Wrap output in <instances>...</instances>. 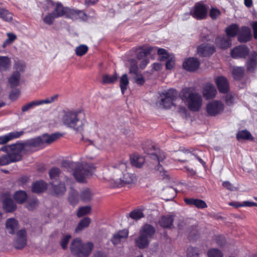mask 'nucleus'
<instances>
[{
	"label": "nucleus",
	"mask_w": 257,
	"mask_h": 257,
	"mask_svg": "<svg viewBox=\"0 0 257 257\" xmlns=\"http://www.w3.org/2000/svg\"><path fill=\"white\" fill-rule=\"evenodd\" d=\"M126 168V164L123 162L109 166L108 171L104 173V179L110 187L113 188L121 187L135 183L137 179L134 174L123 173Z\"/></svg>",
	"instance_id": "1"
},
{
	"label": "nucleus",
	"mask_w": 257,
	"mask_h": 257,
	"mask_svg": "<svg viewBox=\"0 0 257 257\" xmlns=\"http://www.w3.org/2000/svg\"><path fill=\"white\" fill-rule=\"evenodd\" d=\"M68 171H72L74 177L79 182H84L86 176H88L95 169L93 165L88 164H80L76 162H66Z\"/></svg>",
	"instance_id": "2"
},
{
	"label": "nucleus",
	"mask_w": 257,
	"mask_h": 257,
	"mask_svg": "<svg viewBox=\"0 0 257 257\" xmlns=\"http://www.w3.org/2000/svg\"><path fill=\"white\" fill-rule=\"evenodd\" d=\"M181 97L190 110L197 111L202 105V98L198 93L193 92L191 88H185L181 91Z\"/></svg>",
	"instance_id": "3"
},
{
	"label": "nucleus",
	"mask_w": 257,
	"mask_h": 257,
	"mask_svg": "<svg viewBox=\"0 0 257 257\" xmlns=\"http://www.w3.org/2000/svg\"><path fill=\"white\" fill-rule=\"evenodd\" d=\"M61 120L65 125L77 132H81L83 129V122L79 118L78 112L76 111H64Z\"/></svg>",
	"instance_id": "4"
},
{
	"label": "nucleus",
	"mask_w": 257,
	"mask_h": 257,
	"mask_svg": "<svg viewBox=\"0 0 257 257\" xmlns=\"http://www.w3.org/2000/svg\"><path fill=\"white\" fill-rule=\"evenodd\" d=\"M61 136V135L59 133H55L51 135L44 134L41 136L28 140L23 144L25 148L27 147L42 148L46 145L52 143Z\"/></svg>",
	"instance_id": "5"
},
{
	"label": "nucleus",
	"mask_w": 257,
	"mask_h": 257,
	"mask_svg": "<svg viewBox=\"0 0 257 257\" xmlns=\"http://www.w3.org/2000/svg\"><path fill=\"white\" fill-rule=\"evenodd\" d=\"M25 148L23 144H16L5 147H2L1 151L7 153L9 160L11 163L19 161L21 160L22 151Z\"/></svg>",
	"instance_id": "6"
},
{
	"label": "nucleus",
	"mask_w": 257,
	"mask_h": 257,
	"mask_svg": "<svg viewBox=\"0 0 257 257\" xmlns=\"http://www.w3.org/2000/svg\"><path fill=\"white\" fill-rule=\"evenodd\" d=\"M154 233L155 229L152 226L145 224L141 230L140 237L136 240L137 245L140 248H144L148 246L149 239L152 237Z\"/></svg>",
	"instance_id": "7"
},
{
	"label": "nucleus",
	"mask_w": 257,
	"mask_h": 257,
	"mask_svg": "<svg viewBox=\"0 0 257 257\" xmlns=\"http://www.w3.org/2000/svg\"><path fill=\"white\" fill-rule=\"evenodd\" d=\"M176 96V91L173 89H170L160 94V100L156 102V104L161 108H170L173 105V101L175 100Z\"/></svg>",
	"instance_id": "8"
},
{
	"label": "nucleus",
	"mask_w": 257,
	"mask_h": 257,
	"mask_svg": "<svg viewBox=\"0 0 257 257\" xmlns=\"http://www.w3.org/2000/svg\"><path fill=\"white\" fill-rule=\"evenodd\" d=\"M223 103L219 100H212L209 102L206 106V110L208 115L215 116L222 113L224 110Z\"/></svg>",
	"instance_id": "9"
},
{
	"label": "nucleus",
	"mask_w": 257,
	"mask_h": 257,
	"mask_svg": "<svg viewBox=\"0 0 257 257\" xmlns=\"http://www.w3.org/2000/svg\"><path fill=\"white\" fill-rule=\"evenodd\" d=\"M47 10L54 8L52 12L57 18L65 16L66 17L68 7H64L61 3L58 2L56 4L51 0H47Z\"/></svg>",
	"instance_id": "10"
},
{
	"label": "nucleus",
	"mask_w": 257,
	"mask_h": 257,
	"mask_svg": "<svg viewBox=\"0 0 257 257\" xmlns=\"http://www.w3.org/2000/svg\"><path fill=\"white\" fill-rule=\"evenodd\" d=\"M207 8L200 3H196L190 10V14L197 20H202L205 18L207 15Z\"/></svg>",
	"instance_id": "11"
},
{
	"label": "nucleus",
	"mask_w": 257,
	"mask_h": 257,
	"mask_svg": "<svg viewBox=\"0 0 257 257\" xmlns=\"http://www.w3.org/2000/svg\"><path fill=\"white\" fill-rule=\"evenodd\" d=\"M128 62L130 65V73L134 74V79L138 84L142 85L144 83L145 80L142 75L138 73V67L136 60L134 59H130L128 60Z\"/></svg>",
	"instance_id": "12"
},
{
	"label": "nucleus",
	"mask_w": 257,
	"mask_h": 257,
	"mask_svg": "<svg viewBox=\"0 0 257 257\" xmlns=\"http://www.w3.org/2000/svg\"><path fill=\"white\" fill-rule=\"evenodd\" d=\"M66 17L72 20H79L86 21L87 20V16L83 11L69 8Z\"/></svg>",
	"instance_id": "13"
},
{
	"label": "nucleus",
	"mask_w": 257,
	"mask_h": 257,
	"mask_svg": "<svg viewBox=\"0 0 257 257\" xmlns=\"http://www.w3.org/2000/svg\"><path fill=\"white\" fill-rule=\"evenodd\" d=\"M202 93L205 99H211L215 97L217 90L213 84L207 82L203 85Z\"/></svg>",
	"instance_id": "14"
},
{
	"label": "nucleus",
	"mask_w": 257,
	"mask_h": 257,
	"mask_svg": "<svg viewBox=\"0 0 257 257\" xmlns=\"http://www.w3.org/2000/svg\"><path fill=\"white\" fill-rule=\"evenodd\" d=\"M27 243V234L25 229L20 230L17 233L14 245L18 249L24 248Z\"/></svg>",
	"instance_id": "15"
},
{
	"label": "nucleus",
	"mask_w": 257,
	"mask_h": 257,
	"mask_svg": "<svg viewBox=\"0 0 257 257\" xmlns=\"http://www.w3.org/2000/svg\"><path fill=\"white\" fill-rule=\"evenodd\" d=\"M150 158L156 161L157 163H158V164H159L160 162H162L165 159L166 156L163 152L160 151L159 149H158L156 150L155 153L150 154ZM156 169L160 172V175L162 176L164 175V173L163 172V169L160 164L157 165Z\"/></svg>",
	"instance_id": "16"
},
{
	"label": "nucleus",
	"mask_w": 257,
	"mask_h": 257,
	"mask_svg": "<svg viewBox=\"0 0 257 257\" xmlns=\"http://www.w3.org/2000/svg\"><path fill=\"white\" fill-rule=\"evenodd\" d=\"M215 82L220 93H227L229 85L227 79L223 76H218L215 79Z\"/></svg>",
	"instance_id": "17"
},
{
	"label": "nucleus",
	"mask_w": 257,
	"mask_h": 257,
	"mask_svg": "<svg viewBox=\"0 0 257 257\" xmlns=\"http://www.w3.org/2000/svg\"><path fill=\"white\" fill-rule=\"evenodd\" d=\"M128 234V232L127 230H120L113 235L111 241L114 245L121 244L126 239Z\"/></svg>",
	"instance_id": "18"
},
{
	"label": "nucleus",
	"mask_w": 257,
	"mask_h": 257,
	"mask_svg": "<svg viewBox=\"0 0 257 257\" xmlns=\"http://www.w3.org/2000/svg\"><path fill=\"white\" fill-rule=\"evenodd\" d=\"M200 65V62L197 58H189L186 59L183 64L185 69L188 71H194L197 70Z\"/></svg>",
	"instance_id": "19"
},
{
	"label": "nucleus",
	"mask_w": 257,
	"mask_h": 257,
	"mask_svg": "<svg viewBox=\"0 0 257 257\" xmlns=\"http://www.w3.org/2000/svg\"><path fill=\"white\" fill-rule=\"evenodd\" d=\"M24 134L23 131H14L0 136V145L6 144L14 139H18Z\"/></svg>",
	"instance_id": "20"
},
{
	"label": "nucleus",
	"mask_w": 257,
	"mask_h": 257,
	"mask_svg": "<svg viewBox=\"0 0 257 257\" xmlns=\"http://www.w3.org/2000/svg\"><path fill=\"white\" fill-rule=\"evenodd\" d=\"M215 51L213 45L209 44H203L197 48L198 54L201 56H208L212 55Z\"/></svg>",
	"instance_id": "21"
},
{
	"label": "nucleus",
	"mask_w": 257,
	"mask_h": 257,
	"mask_svg": "<svg viewBox=\"0 0 257 257\" xmlns=\"http://www.w3.org/2000/svg\"><path fill=\"white\" fill-rule=\"evenodd\" d=\"M215 44L219 48L225 49L231 45V41L228 36L225 35L219 36L215 39Z\"/></svg>",
	"instance_id": "22"
},
{
	"label": "nucleus",
	"mask_w": 257,
	"mask_h": 257,
	"mask_svg": "<svg viewBox=\"0 0 257 257\" xmlns=\"http://www.w3.org/2000/svg\"><path fill=\"white\" fill-rule=\"evenodd\" d=\"M248 50L245 46H240L234 48L231 51V55L234 58L245 57L248 53Z\"/></svg>",
	"instance_id": "23"
},
{
	"label": "nucleus",
	"mask_w": 257,
	"mask_h": 257,
	"mask_svg": "<svg viewBox=\"0 0 257 257\" xmlns=\"http://www.w3.org/2000/svg\"><path fill=\"white\" fill-rule=\"evenodd\" d=\"M49 176L51 179H56L57 177H59L60 181H64L65 180L67 185L70 184L72 182L70 179L65 176H63L61 173L59 169L57 168H52L49 171Z\"/></svg>",
	"instance_id": "24"
},
{
	"label": "nucleus",
	"mask_w": 257,
	"mask_h": 257,
	"mask_svg": "<svg viewBox=\"0 0 257 257\" xmlns=\"http://www.w3.org/2000/svg\"><path fill=\"white\" fill-rule=\"evenodd\" d=\"M4 209L8 212H11L16 210L17 206L11 198L9 195H6L4 196L3 201Z\"/></svg>",
	"instance_id": "25"
},
{
	"label": "nucleus",
	"mask_w": 257,
	"mask_h": 257,
	"mask_svg": "<svg viewBox=\"0 0 257 257\" xmlns=\"http://www.w3.org/2000/svg\"><path fill=\"white\" fill-rule=\"evenodd\" d=\"M19 228V223L14 218H10L6 220V228L7 232L10 234H14Z\"/></svg>",
	"instance_id": "26"
},
{
	"label": "nucleus",
	"mask_w": 257,
	"mask_h": 257,
	"mask_svg": "<svg viewBox=\"0 0 257 257\" xmlns=\"http://www.w3.org/2000/svg\"><path fill=\"white\" fill-rule=\"evenodd\" d=\"M184 201L186 204L193 205L198 209H203L207 207L204 201L199 199L185 198Z\"/></svg>",
	"instance_id": "27"
},
{
	"label": "nucleus",
	"mask_w": 257,
	"mask_h": 257,
	"mask_svg": "<svg viewBox=\"0 0 257 257\" xmlns=\"http://www.w3.org/2000/svg\"><path fill=\"white\" fill-rule=\"evenodd\" d=\"M82 241L79 238H76L73 240L70 244V249L72 254L79 255L81 250Z\"/></svg>",
	"instance_id": "28"
},
{
	"label": "nucleus",
	"mask_w": 257,
	"mask_h": 257,
	"mask_svg": "<svg viewBox=\"0 0 257 257\" xmlns=\"http://www.w3.org/2000/svg\"><path fill=\"white\" fill-rule=\"evenodd\" d=\"M251 39L250 29L247 27H242L239 34L238 40L240 42H246Z\"/></svg>",
	"instance_id": "29"
},
{
	"label": "nucleus",
	"mask_w": 257,
	"mask_h": 257,
	"mask_svg": "<svg viewBox=\"0 0 257 257\" xmlns=\"http://www.w3.org/2000/svg\"><path fill=\"white\" fill-rule=\"evenodd\" d=\"M247 69L248 71L253 72L257 65V53L253 52L250 56L247 63Z\"/></svg>",
	"instance_id": "30"
},
{
	"label": "nucleus",
	"mask_w": 257,
	"mask_h": 257,
	"mask_svg": "<svg viewBox=\"0 0 257 257\" xmlns=\"http://www.w3.org/2000/svg\"><path fill=\"white\" fill-rule=\"evenodd\" d=\"M154 50V48L152 47H148L147 48H139L137 51V57L138 59H143L146 58L147 56L149 55Z\"/></svg>",
	"instance_id": "31"
},
{
	"label": "nucleus",
	"mask_w": 257,
	"mask_h": 257,
	"mask_svg": "<svg viewBox=\"0 0 257 257\" xmlns=\"http://www.w3.org/2000/svg\"><path fill=\"white\" fill-rule=\"evenodd\" d=\"M93 247V244L90 242L86 243H82L81 250H80V254L87 257L91 253Z\"/></svg>",
	"instance_id": "32"
},
{
	"label": "nucleus",
	"mask_w": 257,
	"mask_h": 257,
	"mask_svg": "<svg viewBox=\"0 0 257 257\" xmlns=\"http://www.w3.org/2000/svg\"><path fill=\"white\" fill-rule=\"evenodd\" d=\"M174 218L172 215L163 216L159 220V224L164 228L171 227L173 225Z\"/></svg>",
	"instance_id": "33"
},
{
	"label": "nucleus",
	"mask_w": 257,
	"mask_h": 257,
	"mask_svg": "<svg viewBox=\"0 0 257 257\" xmlns=\"http://www.w3.org/2000/svg\"><path fill=\"white\" fill-rule=\"evenodd\" d=\"M62 181H60V183L57 182L52 183L53 190L55 193L57 195H61L66 191V187L64 184H62Z\"/></svg>",
	"instance_id": "34"
},
{
	"label": "nucleus",
	"mask_w": 257,
	"mask_h": 257,
	"mask_svg": "<svg viewBox=\"0 0 257 257\" xmlns=\"http://www.w3.org/2000/svg\"><path fill=\"white\" fill-rule=\"evenodd\" d=\"M145 161V158L142 156L134 155L131 157V164L138 168L141 167L144 164Z\"/></svg>",
	"instance_id": "35"
},
{
	"label": "nucleus",
	"mask_w": 257,
	"mask_h": 257,
	"mask_svg": "<svg viewBox=\"0 0 257 257\" xmlns=\"http://www.w3.org/2000/svg\"><path fill=\"white\" fill-rule=\"evenodd\" d=\"M13 197L17 203L22 204L27 199V195L24 191H18L15 193Z\"/></svg>",
	"instance_id": "36"
},
{
	"label": "nucleus",
	"mask_w": 257,
	"mask_h": 257,
	"mask_svg": "<svg viewBox=\"0 0 257 257\" xmlns=\"http://www.w3.org/2000/svg\"><path fill=\"white\" fill-rule=\"evenodd\" d=\"M238 31V26L236 24H231L227 27L225 29L226 33V36H228V38L235 37Z\"/></svg>",
	"instance_id": "37"
},
{
	"label": "nucleus",
	"mask_w": 257,
	"mask_h": 257,
	"mask_svg": "<svg viewBox=\"0 0 257 257\" xmlns=\"http://www.w3.org/2000/svg\"><path fill=\"white\" fill-rule=\"evenodd\" d=\"M12 18V14L8 10L0 6V19L6 22H10Z\"/></svg>",
	"instance_id": "38"
},
{
	"label": "nucleus",
	"mask_w": 257,
	"mask_h": 257,
	"mask_svg": "<svg viewBox=\"0 0 257 257\" xmlns=\"http://www.w3.org/2000/svg\"><path fill=\"white\" fill-rule=\"evenodd\" d=\"M46 189V183L42 181L35 182L33 186L32 191L35 193H40Z\"/></svg>",
	"instance_id": "39"
},
{
	"label": "nucleus",
	"mask_w": 257,
	"mask_h": 257,
	"mask_svg": "<svg viewBox=\"0 0 257 257\" xmlns=\"http://www.w3.org/2000/svg\"><path fill=\"white\" fill-rule=\"evenodd\" d=\"M117 78L118 76L116 73L111 75L105 74L102 76V83L104 84L113 83L117 79Z\"/></svg>",
	"instance_id": "40"
},
{
	"label": "nucleus",
	"mask_w": 257,
	"mask_h": 257,
	"mask_svg": "<svg viewBox=\"0 0 257 257\" xmlns=\"http://www.w3.org/2000/svg\"><path fill=\"white\" fill-rule=\"evenodd\" d=\"M91 219L89 217H85L82 219L78 223L75 229V232H79L85 228L87 227L90 223Z\"/></svg>",
	"instance_id": "41"
},
{
	"label": "nucleus",
	"mask_w": 257,
	"mask_h": 257,
	"mask_svg": "<svg viewBox=\"0 0 257 257\" xmlns=\"http://www.w3.org/2000/svg\"><path fill=\"white\" fill-rule=\"evenodd\" d=\"M11 66V60L8 57H0V70H6Z\"/></svg>",
	"instance_id": "42"
},
{
	"label": "nucleus",
	"mask_w": 257,
	"mask_h": 257,
	"mask_svg": "<svg viewBox=\"0 0 257 257\" xmlns=\"http://www.w3.org/2000/svg\"><path fill=\"white\" fill-rule=\"evenodd\" d=\"M20 78V74L19 72L16 71L13 73L9 79L11 87H15L19 85Z\"/></svg>",
	"instance_id": "43"
},
{
	"label": "nucleus",
	"mask_w": 257,
	"mask_h": 257,
	"mask_svg": "<svg viewBox=\"0 0 257 257\" xmlns=\"http://www.w3.org/2000/svg\"><path fill=\"white\" fill-rule=\"evenodd\" d=\"M155 51H157L159 56V59L161 61L167 60L171 56L169 55L167 51L163 48H158L157 47L154 48Z\"/></svg>",
	"instance_id": "44"
},
{
	"label": "nucleus",
	"mask_w": 257,
	"mask_h": 257,
	"mask_svg": "<svg viewBox=\"0 0 257 257\" xmlns=\"http://www.w3.org/2000/svg\"><path fill=\"white\" fill-rule=\"evenodd\" d=\"M128 83L129 80L127 75L126 74L122 75L120 79V87L122 94H124L127 89Z\"/></svg>",
	"instance_id": "45"
},
{
	"label": "nucleus",
	"mask_w": 257,
	"mask_h": 257,
	"mask_svg": "<svg viewBox=\"0 0 257 257\" xmlns=\"http://www.w3.org/2000/svg\"><path fill=\"white\" fill-rule=\"evenodd\" d=\"M92 197V193L89 189H85L83 190L80 194L81 199L85 202L89 201Z\"/></svg>",
	"instance_id": "46"
},
{
	"label": "nucleus",
	"mask_w": 257,
	"mask_h": 257,
	"mask_svg": "<svg viewBox=\"0 0 257 257\" xmlns=\"http://www.w3.org/2000/svg\"><path fill=\"white\" fill-rule=\"evenodd\" d=\"M237 139L239 140H251L252 139L251 134L246 130H243L239 132L236 135Z\"/></svg>",
	"instance_id": "47"
},
{
	"label": "nucleus",
	"mask_w": 257,
	"mask_h": 257,
	"mask_svg": "<svg viewBox=\"0 0 257 257\" xmlns=\"http://www.w3.org/2000/svg\"><path fill=\"white\" fill-rule=\"evenodd\" d=\"M208 257H223V252L217 248L209 249L207 253Z\"/></svg>",
	"instance_id": "48"
},
{
	"label": "nucleus",
	"mask_w": 257,
	"mask_h": 257,
	"mask_svg": "<svg viewBox=\"0 0 257 257\" xmlns=\"http://www.w3.org/2000/svg\"><path fill=\"white\" fill-rule=\"evenodd\" d=\"M59 95L55 94L50 97L47 98L43 100H37L38 106L43 104H49L56 101L58 98Z\"/></svg>",
	"instance_id": "49"
},
{
	"label": "nucleus",
	"mask_w": 257,
	"mask_h": 257,
	"mask_svg": "<svg viewBox=\"0 0 257 257\" xmlns=\"http://www.w3.org/2000/svg\"><path fill=\"white\" fill-rule=\"evenodd\" d=\"M244 69L241 67H234L232 70V75L235 79H239L243 75Z\"/></svg>",
	"instance_id": "50"
},
{
	"label": "nucleus",
	"mask_w": 257,
	"mask_h": 257,
	"mask_svg": "<svg viewBox=\"0 0 257 257\" xmlns=\"http://www.w3.org/2000/svg\"><path fill=\"white\" fill-rule=\"evenodd\" d=\"M88 48L85 45H80L75 48V53L77 56H81L84 55L88 51Z\"/></svg>",
	"instance_id": "51"
},
{
	"label": "nucleus",
	"mask_w": 257,
	"mask_h": 257,
	"mask_svg": "<svg viewBox=\"0 0 257 257\" xmlns=\"http://www.w3.org/2000/svg\"><path fill=\"white\" fill-rule=\"evenodd\" d=\"M187 257H199V252L198 248L189 247L187 250Z\"/></svg>",
	"instance_id": "52"
},
{
	"label": "nucleus",
	"mask_w": 257,
	"mask_h": 257,
	"mask_svg": "<svg viewBox=\"0 0 257 257\" xmlns=\"http://www.w3.org/2000/svg\"><path fill=\"white\" fill-rule=\"evenodd\" d=\"M57 18L52 13H48L43 19L44 22L48 25H51L53 24L54 20Z\"/></svg>",
	"instance_id": "53"
},
{
	"label": "nucleus",
	"mask_w": 257,
	"mask_h": 257,
	"mask_svg": "<svg viewBox=\"0 0 257 257\" xmlns=\"http://www.w3.org/2000/svg\"><path fill=\"white\" fill-rule=\"evenodd\" d=\"M91 208L88 206L80 207L77 211V215L78 217H81L85 215L88 214Z\"/></svg>",
	"instance_id": "54"
},
{
	"label": "nucleus",
	"mask_w": 257,
	"mask_h": 257,
	"mask_svg": "<svg viewBox=\"0 0 257 257\" xmlns=\"http://www.w3.org/2000/svg\"><path fill=\"white\" fill-rule=\"evenodd\" d=\"M38 205V201L37 199L35 198H33L31 199H29L26 207L29 210H33L35 209Z\"/></svg>",
	"instance_id": "55"
},
{
	"label": "nucleus",
	"mask_w": 257,
	"mask_h": 257,
	"mask_svg": "<svg viewBox=\"0 0 257 257\" xmlns=\"http://www.w3.org/2000/svg\"><path fill=\"white\" fill-rule=\"evenodd\" d=\"M130 216L133 219L138 220L143 218L144 214L141 210H135L130 213Z\"/></svg>",
	"instance_id": "56"
},
{
	"label": "nucleus",
	"mask_w": 257,
	"mask_h": 257,
	"mask_svg": "<svg viewBox=\"0 0 257 257\" xmlns=\"http://www.w3.org/2000/svg\"><path fill=\"white\" fill-rule=\"evenodd\" d=\"M71 236L69 234H66L63 235L62 237L60 244L62 247L63 249H66L67 247L68 243L69 242V239L71 238Z\"/></svg>",
	"instance_id": "57"
},
{
	"label": "nucleus",
	"mask_w": 257,
	"mask_h": 257,
	"mask_svg": "<svg viewBox=\"0 0 257 257\" xmlns=\"http://www.w3.org/2000/svg\"><path fill=\"white\" fill-rule=\"evenodd\" d=\"M35 106H38L37 100L30 102V103H28L26 105H24L22 108V110L23 112H25L28 110L29 109L33 108Z\"/></svg>",
	"instance_id": "58"
},
{
	"label": "nucleus",
	"mask_w": 257,
	"mask_h": 257,
	"mask_svg": "<svg viewBox=\"0 0 257 257\" xmlns=\"http://www.w3.org/2000/svg\"><path fill=\"white\" fill-rule=\"evenodd\" d=\"M235 95L231 93H228L226 96L225 99V103L228 105H232L234 100Z\"/></svg>",
	"instance_id": "59"
},
{
	"label": "nucleus",
	"mask_w": 257,
	"mask_h": 257,
	"mask_svg": "<svg viewBox=\"0 0 257 257\" xmlns=\"http://www.w3.org/2000/svg\"><path fill=\"white\" fill-rule=\"evenodd\" d=\"M175 65V60L173 57H170L166 60V67L167 69L171 70Z\"/></svg>",
	"instance_id": "60"
},
{
	"label": "nucleus",
	"mask_w": 257,
	"mask_h": 257,
	"mask_svg": "<svg viewBox=\"0 0 257 257\" xmlns=\"http://www.w3.org/2000/svg\"><path fill=\"white\" fill-rule=\"evenodd\" d=\"M15 68L16 69V71L23 72L25 70V65L23 62H17L15 64Z\"/></svg>",
	"instance_id": "61"
},
{
	"label": "nucleus",
	"mask_w": 257,
	"mask_h": 257,
	"mask_svg": "<svg viewBox=\"0 0 257 257\" xmlns=\"http://www.w3.org/2000/svg\"><path fill=\"white\" fill-rule=\"evenodd\" d=\"M7 35L8 38L4 44V46L6 45L11 44L16 39V35L12 33H8Z\"/></svg>",
	"instance_id": "62"
},
{
	"label": "nucleus",
	"mask_w": 257,
	"mask_h": 257,
	"mask_svg": "<svg viewBox=\"0 0 257 257\" xmlns=\"http://www.w3.org/2000/svg\"><path fill=\"white\" fill-rule=\"evenodd\" d=\"M9 160L7 155L0 157V166H5L11 163V161Z\"/></svg>",
	"instance_id": "63"
},
{
	"label": "nucleus",
	"mask_w": 257,
	"mask_h": 257,
	"mask_svg": "<svg viewBox=\"0 0 257 257\" xmlns=\"http://www.w3.org/2000/svg\"><path fill=\"white\" fill-rule=\"evenodd\" d=\"M220 14V11L216 9H211L210 12V16L212 19H216Z\"/></svg>",
	"instance_id": "64"
}]
</instances>
